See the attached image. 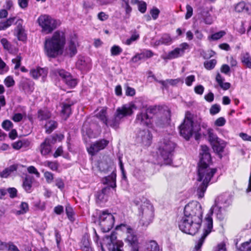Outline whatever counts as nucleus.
I'll list each match as a JSON object with an SVG mask.
<instances>
[{
  "mask_svg": "<svg viewBox=\"0 0 251 251\" xmlns=\"http://www.w3.org/2000/svg\"><path fill=\"white\" fill-rule=\"evenodd\" d=\"M241 61L244 66L251 69V56L249 53H243L241 55Z\"/></svg>",
  "mask_w": 251,
  "mask_h": 251,
  "instance_id": "2f4dec72",
  "label": "nucleus"
},
{
  "mask_svg": "<svg viewBox=\"0 0 251 251\" xmlns=\"http://www.w3.org/2000/svg\"><path fill=\"white\" fill-rule=\"evenodd\" d=\"M235 10L238 12H244L251 14V4L241 1L236 4L234 7Z\"/></svg>",
  "mask_w": 251,
  "mask_h": 251,
  "instance_id": "412c9836",
  "label": "nucleus"
},
{
  "mask_svg": "<svg viewBox=\"0 0 251 251\" xmlns=\"http://www.w3.org/2000/svg\"><path fill=\"white\" fill-rule=\"evenodd\" d=\"M44 177L46 178V181L48 183H50L52 182L54 177L53 175L48 171L45 172L44 174Z\"/></svg>",
  "mask_w": 251,
  "mask_h": 251,
  "instance_id": "4d7b16f0",
  "label": "nucleus"
},
{
  "mask_svg": "<svg viewBox=\"0 0 251 251\" xmlns=\"http://www.w3.org/2000/svg\"><path fill=\"white\" fill-rule=\"evenodd\" d=\"M226 120L224 117H220L218 118L214 123L216 126H222L226 124Z\"/></svg>",
  "mask_w": 251,
  "mask_h": 251,
  "instance_id": "338daca9",
  "label": "nucleus"
},
{
  "mask_svg": "<svg viewBox=\"0 0 251 251\" xmlns=\"http://www.w3.org/2000/svg\"><path fill=\"white\" fill-rule=\"evenodd\" d=\"M103 183L109 185L113 188L116 187V174L113 171L110 176L105 177L102 180Z\"/></svg>",
  "mask_w": 251,
  "mask_h": 251,
  "instance_id": "b1692460",
  "label": "nucleus"
},
{
  "mask_svg": "<svg viewBox=\"0 0 251 251\" xmlns=\"http://www.w3.org/2000/svg\"><path fill=\"white\" fill-rule=\"evenodd\" d=\"M15 17L10 18L5 22H0V30H5L11 26L15 22Z\"/></svg>",
  "mask_w": 251,
  "mask_h": 251,
  "instance_id": "4c0bfd02",
  "label": "nucleus"
},
{
  "mask_svg": "<svg viewBox=\"0 0 251 251\" xmlns=\"http://www.w3.org/2000/svg\"><path fill=\"white\" fill-rule=\"evenodd\" d=\"M189 48V45L187 43H183L178 47L169 51L163 58L164 59L172 60L176 59L183 55L186 50Z\"/></svg>",
  "mask_w": 251,
  "mask_h": 251,
  "instance_id": "4468645a",
  "label": "nucleus"
},
{
  "mask_svg": "<svg viewBox=\"0 0 251 251\" xmlns=\"http://www.w3.org/2000/svg\"><path fill=\"white\" fill-rule=\"evenodd\" d=\"M138 10L142 13L146 12L147 9V4L144 1H140L138 4Z\"/></svg>",
  "mask_w": 251,
  "mask_h": 251,
  "instance_id": "774afa93",
  "label": "nucleus"
},
{
  "mask_svg": "<svg viewBox=\"0 0 251 251\" xmlns=\"http://www.w3.org/2000/svg\"><path fill=\"white\" fill-rule=\"evenodd\" d=\"M37 23L41 28V32L45 34L51 33L61 24L60 21L48 14L40 15L37 19Z\"/></svg>",
  "mask_w": 251,
  "mask_h": 251,
  "instance_id": "423d86ee",
  "label": "nucleus"
},
{
  "mask_svg": "<svg viewBox=\"0 0 251 251\" xmlns=\"http://www.w3.org/2000/svg\"><path fill=\"white\" fill-rule=\"evenodd\" d=\"M231 201L227 195H221L218 197L215 201L213 205L216 206H220L223 208L226 207L231 204Z\"/></svg>",
  "mask_w": 251,
  "mask_h": 251,
  "instance_id": "6ab92c4d",
  "label": "nucleus"
},
{
  "mask_svg": "<svg viewBox=\"0 0 251 251\" xmlns=\"http://www.w3.org/2000/svg\"><path fill=\"white\" fill-rule=\"evenodd\" d=\"M115 218L113 214L107 210L102 211L99 216V224L104 232L109 231L113 226Z\"/></svg>",
  "mask_w": 251,
  "mask_h": 251,
  "instance_id": "9d476101",
  "label": "nucleus"
},
{
  "mask_svg": "<svg viewBox=\"0 0 251 251\" xmlns=\"http://www.w3.org/2000/svg\"><path fill=\"white\" fill-rule=\"evenodd\" d=\"M226 34V32L224 30H221L219 32H216L211 34L210 36L208 37V39L209 41H216L218 40L221 38H222L224 36H225Z\"/></svg>",
  "mask_w": 251,
  "mask_h": 251,
  "instance_id": "58836bf2",
  "label": "nucleus"
},
{
  "mask_svg": "<svg viewBox=\"0 0 251 251\" xmlns=\"http://www.w3.org/2000/svg\"><path fill=\"white\" fill-rule=\"evenodd\" d=\"M211 9H203L201 12L200 15L202 21L206 25H211L213 22V19L210 14Z\"/></svg>",
  "mask_w": 251,
  "mask_h": 251,
  "instance_id": "5701e85b",
  "label": "nucleus"
},
{
  "mask_svg": "<svg viewBox=\"0 0 251 251\" xmlns=\"http://www.w3.org/2000/svg\"><path fill=\"white\" fill-rule=\"evenodd\" d=\"M26 143L28 145L29 142L25 140H19L12 144V147L15 150H19Z\"/></svg>",
  "mask_w": 251,
  "mask_h": 251,
  "instance_id": "49530a36",
  "label": "nucleus"
},
{
  "mask_svg": "<svg viewBox=\"0 0 251 251\" xmlns=\"http://www.w3.org/2000/svg\"><path fill=\"white\" fill-rule=\"evenodd\" d=\"M239 251H251V238L243 243L240 248Z\"/></svg>",
  "mask_w": 251,
  "mask_h": 251,
  "instance_id": "37998d69",
  "label": "nucleus"
},
{
  "mask_svg": "<svg viewBox=\"0 0 251 251\" xmlns=\"http://www.w3.org/2000/svg\"><path fill=\"white\" fill-rule=\"evenodd\" d=\"M181 80L180 78L175 79H168L166 81H161L160 83L164 86H166L167 84H169L172 85H176L179 82H181Z\"/></svg>",
  "mask_w": 251,
  "mask_h": 251,
  "instance_id": "09e8293b",
  "label": "nucleus"
},
{
  "mask_svg": "<svg viewBox=\"0 0 251 251\" xmlns=\"http://www.w3.org/2000/svg\"><path fill=\"white\" fill-rule=\"evenodd\" d=\"M66 43L64 33L55 31L51 37L46 38L44 42V51L49 57L54 58L62 54Z\"/></svg>",
  "mask_w": 251,
  "mask_h": 251,
  "instance_id": "20e7f679",
  "label": "nucleus"
},
{
  "mask_svg": "<svg viewBox=\"0 0 251 251\" xmlns=\"http://www.w3.org/2000/svg\"><path fill=\"white\" fill-rule=\"evenodd\" d=\"M76 67L80 70L87 71L90 68V62L88 58L80 57L76 63Z\"/></svg>",
  "mask_w": 251,
  "mask_h": 251,
  "instance_id": "aec40b11",
  "label": "nucleus"
},
{
  "mask_svg": "<svg viewBox=\"0 0 251 251\" xmlns=\"http://www.w3.org/2000/svg\"><path fill=\"white\" fill-rule=\"evenodd\" d=\"M140 224L144 227H147L153 221V208L152 205L148 201L144 202L140 209Z\"/></svg>",
  "mask_w": 251,
  "mask_h": 251,
  "instance_id": "1a4fd4ad",
  "label": "nucleus"
},
{
  "mask_svg": "<svg viewBox=\"0 0 251 251\" xmlns=\"http://www.w3.org/2000/svg\"><path fill=\"white\" fill-rule=\"evenodd\" d=\"M186 13L185 14V18L186 20L190 18L193 15V9L191 6L190 5H187L186 6Z\"/></svg>",
  "mask_w": 251,
  "mask_h": 251,
  "instance_id": "13d9d810",
  "label": "nucleus"
},
{
  "mask_svg": "<svg viewBox=\"0 0 251 251\" xmlns=\"http://www.w3.org/2000/svg\"><path fill=\"white\" fill-rule=\"evenodd\" d=\"M207 132L208 135L209 141L213 150L218 153H222L226 146L225 142L219 138L214 133L213 130L212 128H208Z\"/></svg>",
  "mask_w": 251,
  "mask_h": 251,
  "instance_id": "9b49d317",
  "label": "nucleus"
},
{
  "mask_svg": "<svg viewBox=\"0 0 251 251\" xmlns=\"http://www.w3.org/2000/svg\"><path fill=\"white\" fill-rule=\"evenodd\" d=\"M13 126L12 123L9 120H5L2 123V127L6 130H9Z\"/></svg>",
  "mask_w": 251,
  "mask_h": 251,
  "instance_id": "680f3d73",
  "label": "nucleus"
},
{
  "mask_svg": "<svg viewBox=\"0 0 251 251\" xmlns=\"http://www.w3.org/2000/svg\"><path fill=\"white\" fill-rule=\"evenodd\" d=\"M116 229V230H121L123 232L126 233V241L130 245L129 247L131 249H133L134 247L137 248V238L136 236L134 234L132 229L125 224H121L117 226Z\"/></svg>",
  "mask_w": 251,
  "mask_h": 251,
  "instance_id": "ddd939ff",
  "label": "nucleus"
},
{
  "mask_svg": "<svg viewBox=\"0 0 251 251\" xmlns=\"http://www.w3.org/2000/svg\"><path fill=\"white\" fill-rule=\"evenodd\" d=\"M44 165L53 171H57L58 168V164L56 162L47 161L44 163Z\"/></svg>",
  "mask_w": 251,
  "mask_h": 251,
  "instance_id": "c03bdc74",
  "label": "nucleus"
},
{
  "mask_svg": "<svg viewBox=\"0 0 251 251\" xmlns=\"http://www.w3.org/2000/svg\"><path fill=\"white\" fill-rule=\"evenodd\" d=\"M154 55L153 52L148 50H144L141 53H138L133 56L132 60L133 62H137L141 59H146L151 57Z\"/></svg>",
  "mask_w": 251,
  "mask_h": 251,
  "instance_id": "4be33fe9",
  "label": "nucleus"
},
{
  "mask_svg": "<svg viewBox=\"0 0 251 251\" xmlns=\"http://www.w3.org/2000/svg\"><path fill=\"white\" fill-rule=\"evenodd\" d=\"M137 109L135 104L131 102L118 107L112 118L107 119L106 117V108L101 107L98 110L96 116L100 119L107 126H110L114 129H117L123 118L125 117L130 116L133 113V111Z\"/></svg>",
  "mask_w": 251,
  "mask_h": 251,
  "instance_id": "7ed1b4c3",
  "label": "nucleus"
},
{
  "mask_svg": "<svg viewBox=\"0 0 251 251\" xmlns=\"http://www.w3.org/2000/svg\"><path fill=\"white\" fill-rule=\"evenodd\" d=\"M66 213L69 220L71 221H74V218L73 209L69 205L67 206L66 207Z\"/></svg>",
  "mask_w": 251,
  "mask_h": 251,
  "instance_id": "6e6d98bb",
  "label": "nucleus"
},
{
  "mask_svg": "<svg viewBox=\"0 0 251 251\" xmlns=\"http://www.w3.org/2000/svg\"><path fill=\"white\" fill-rule=\"evenodd\" d=\"M136 122L141 125L151 127V120L148 114L147 110L137 115Z\"/></svg>",
  "mask_w": 251,
  "mask_h": 251,
  "instance_id": "f3484780",
  "label": "nucleus"
},
{
  "mask_svg": "<svg viewBox=\"0 0 251 251\" xmlns=\"http://www.w3.org/2000/svg\"><path fill=\"white\" fill-rule=\"evenodd\" d=\"M112 164L111 160L108 158H106L98 162V167L100 171L106 172L111 167Z\"/></svg>",
  "mask_w": 251,
  "mask_h": 251,
  "instance_id": "393cba45",
  "label": "nucleus"
},
{
  "mask_svg": "<svg viewBox=\"0 0 251 251\" xmlns=\"http://www.w3.org/2000/svg\"><path fill=\"white\" fill-rule=\"evenodd\" d=\"M160 13V10L156 8H153L151 11H150V14L153 20H156Z\"/></svg>",
  "mask_w": 251,
  "mask_h": 251,
  "instance_id": "e2e57ef3",
  "label": "nucleus"
},
{
  "mask_svg": "<svg viewBox=\"0 0 251 251\" xmlns=\"http://www.w3.org/2000/svg\"><path fill=\"white\" fill-rule=\"evenodd\" d=\"M139 38V34L137 31H134L132 34L131 37L127 39L125 44L127 45H130L132 42L137 40Z\"/></svg>",
  "mask_w": 251,
  "mask_h": 251,
  "instance_id": "a18cd8bd",
  "label": "nucleus"
},
{
  "mask_svg": "<svg viewBox=\"0 0 251 251\" xmlns=\"http://www.w3.org/2000/svg\"><path fill=\"white\" fill-rule=\"evenodd\" d=\"M108 143L109 141L105 139L96 141L87 148V151L89 154L94 155L100 151L104 149L107 146Z\"/></svg>",
  "mask_w": 251,
  "mask_h": 251,
  "instance_id": "dca6fc26",
  "label": "nucleus"
},
{
  "mask_svg": "<svg viewBox=\"0 0 251 251\" xmlns=\"http://www.w3.org/2000/svg\"><path fill=\"white\" fill-rule=\"evenodd\" d=\"M200 157L197 177L195 184V192L198 199H202L212 177L216 172V169L209 167L211 158L209 149L206 146H201Z\"/></svg>",
  "mask_w": 251,
  "mask_h": 251,
  "instance_id": "f257e3e1",
  "label": "nucleus"
},
{
  "mask_svg": "<svg viewBox=\"0 0 251 251\" xmlns=\"http://www.w3.org/2000/svg\"><path fill=\"white\" fill-rule=\"evenodd\" d=\"M22 58L20 56H17L15 58L12 59V62L15 64L14 69H18L20 65Z\"/></svg>",
  "mask_w": 251,
  "mask_h": 251,
  "instance_id": "052dcab7",
  "label": "nucleus"
},
{
  "mask_svg": "<svg viewBox=\"0 0 251 251\" xmlns=\"http://www.w3.org/2000/svg\"><path fill=\"white\" fill-rule=\"evenodd\" d=\"M152 135L149 130H143L139 133L138 140L143 145L149 146L151 145Z\"/></svg>",
  "mask_w": 251,
  "mask_h": 251,
  "instance_id": "a211bd4d",
  "label": "nucleus"
},
{
  "mask_svg": "<svg viewBox=\"0 0 251 251\" xmlns=\"http://www.w3.org/2000/svg\"><path fill=\"white\" fill-rule=\"evenodd\" d=\"M162 43L164 45H170L172 42V39L171 36L168 34H164L161 37Z\"/></svg>",
  "mask_w": 251,
  "mask_h": 251,
  "instance_id": "864d4df0",
  "label": "nucleus"
},
{
  "mask_svg": "<svg viewBox=\"0 0 251 251\" xmlns=\"http://www.w3.org/2000/svg\"><path fill=\"white\" fill-rule=\"evenodd\" d=\"M78 46L77 38L75 35L73 36L69 44V51L71 56L75 55L77 52L76 48Z\"/></svg>",
  "mask_w": 251,
  "mask_h": 251,
  "instance_id": "cd10ccee",
  "label": "nucleus"
},
{
  "mask_svg": "<svg viewBox=\"0 0 251 251\" xmlns=\"http://www.w3.org/2000/svg\"><path fill=\"white\" fill-rule=\"evenodd\" d=\"M71 104L68 103H63L62 104L61 114L64 120H66L71 113Z\"/></svg>",
  "mask_w": 251,
  "mask_h": 251,
  "instance_id": "7c9ffc66",
  "label": "nucleus"
},
{
  "mask_svg": "<svg viewBox=\"0 0 251 251\" xmlns=\"http://www.w3.org/2000/svg\"><path fill=\"white\" fill-rule=\"evenodd\" d=\"M116 234L113 232L110 236L105 237V241L109 245V249L112 251H122L123 243L121 241L116 240Z\"/></svg>",
  "mask_w": 251,
  "mask_h": 251,
  "instance_id": "2eb2a0df",
  "label": "nucleus"
},
{
  "mask_svg": "<svg viewBox=\"0 0 251 251\" xmlns=\"http://www.w3.org/2000/svg\"><path fill=\"white\" fill-rule=\"evenodd\" d=\"M109 187L103 188L101 191L98 192L96 195V199L98 202H105L107 200L106 194L109 191Z\"/></svg>",
  "mask_w": 251,
  "mask_h": 251,
  "instance_id": "c756f323",
  "label": "nucleus"
},
{
  "mask_svg": "<svg viewBox=\"0 0 251 251\" xmlns=\"http://www.w3.org/2000/svg\"><path fill=\"white\" fill-rule=\"evenodd\" d=\"M200 128L193 123L191 119L186 117L184 122L179 126L180 134L186 140L194 135L196 139L199 136Z\"/></svg>",
  "mask_w": 251,
  "mask_h": 251,
  "instance_id": "6e6552de",
  "label": "nucleus"
},
{
  "mask_svg": "<svg viewBox=\"0 0 251 251\" xmlns=\"http://www.w3.org/2000/svg\"><path fill=\"white\" fill-rule=\"evenodd\" d=\"M147 251H159V247L157 242L154 240H151L147 243Z\"/></svg>",
  "mask_w": 251,
  "mask_h": 251,
  "instance_id": "72a5a7b5",
  "label": "nucleus"
},
{
  "mask_svg": "<svg viewBox=\"0 0 251 251\" xmlns=\"http://www.w3.org/2000/svg\"><path fill=\"white\" fill-rule=\"evenodd\" d=\"M45 128L47 133H50L57 126V123L54 121H49L45 125Z\"/></svg>",
  "mask_w": 251,
  "mask_h": 251,
  "instance_id": "a19ab883",
  "label": "nucleus"
},
{
  "mask_svg": "<svg viewBox=\"0 0 251 251\" xmlns=\"http://www.w3.org/2000/svg\"><path fill=\"white\" fill-rule=\"evenodd\" d=\"M16 170V167L12 165L8 168H5L2 172H0V176L2 178L7 177L12 172Z\"/></svg>",
  "mask_w": 251,
  "mask_h": 251,
  "instance_id": "c9c22d12",
  "label": "nucleus"
},
{
  "mask_svg": "<svg viewBox=\"0 0 251 251\" xmlns=\"http://www.w3.org/2000/svg\"><path fill=\"white\" fill-rule=\"evenodd\" d=\"M217 61L215 59H212L209 61H207L204 62V66L205 68L207 70H211L214 68Z\"/></svg>",
  "mask_w": 251,
  "mask_h": 251,
  "instance_id": "3c124183",
  "label": "nucleus"
},
{
  "mask_svg": "<svg viewBox=\"0 0 251 251\" xmlns=\"http://www.w3.org/2000/svg\"><path fill=\"white\" fill-rule=\"evenodd\" d=\"M215 213L216 219L220 222H225L227 219V214L225 208L213 205L206 214L203 221V226L206 227V233L209 234L213 228L212 216Z\"/></svg>",
  "mask_w": 251,
  "mask_h": 251,
  "instance_id": "39448f33",
  "label": "nucleus"
},
{
  "mask_svg": "<svg viewBox=\"0 0 251 251\" xmlns=\"http://www.w3.org/2000/svg\"><path fill=\"white\" fill-rule=\"evenodd\" d=\"M50 112L46 109L38 111V118L40 121L46 120L50 117Z\"/></svg>",
  "mask_w": 251,
  "mask_h": 251,
  "instance_id": "e433bc0d",
  "label": "nucleus"
},
{
  "mask_svg": "<svg viewBox=\"0 0 251 251\" xmlns=\"http://www.w3.org/2000/svg\"><path fill=\"white\" fill-rule=\"evenodd\" d=\"M220 106L218 104L212 105L210 109V113L211 115H215L218 113L220 111Z\"/></svg>",
  "mask_w": 251,
  "mask_h": 251,
  "instance_id": "69168bd1",
  "label": "nucleus"
},
{
  "mask_svg": "<svg viewBox=\"0 0 251 251\" xmlns=\"http://www.w3.org/2000/svg\"><path fill=\"white\" fill-rule=\"evenodd\" d=\"M0 43L4 49L9 50L11 49V44L6 38H2Z\"/></svg>",
  "mask_w": 251,
  "mask_h": 251,
  "instance_id": "0e129e2a",
  "label": "nucleus"
},
{
  "mask_svg": "<svg viewBox=\"0 0 251 251\" xmlns=\"http://www.w3.org/2000/svg\"><path fill=\"white\" fill-rule=\"evenodd\" d=\"M213 251H226L225 243L221 242L218 244L213 248Z\"/></svg>",
  "mask_w": 251,
  "mask_h": 251,
  "instance_id": "bf43d9fd",
  "label": "nucleus"
},
{
  "mask_svg": "<svg viewBox=\"0 0 251 251\" xmlns=\"http://www.w3.org/2000/svg\"><path fill=\"white\" fill-rule=\"evenodd\" d=\"M52 73L55 76H59L70 87H74L77 83V79L73 78L70 73L66 72L63 69L53 70Z\"/></svg>",
  "mask_w": 251,
  "mask_h": 251,
  "instance_id": "f8f14e48",
  "label": "nucleus"
},
{
  "mask_svg": "<svg viewBox=\"0 0 251 251\" xmlns=\"http://www.w3.org/2000/svg\"><path fill=\"white\" fill-rule=\"evenodd\" d=\"M4 83L7 87H12L15 84V81L13 78L11 76L6 77L4 80Z\"/></svg>",
  "mask_w": 251,
  "mask_h": 251,
  "instance_id": "5fc2aeb1",
  "label": "nucleus"
},
{
  "mask_svg": "<svg viewBox=\"0 0 251 251\" xmlns=\"http://www.w3.org/2000/svg\"><path fill=\"white\" fill-rule=\"evenodd\" d=\"M175 144L168 139H164L159 145L158 151L166 164L172 162L173 152L175 148Z\"/></svg>",
  "mask_w": 251,
  "mask_h": 251,
  "instance_id": "0eeeda50",
  "label": "nucleus"
},
{
  "mask_svg": "<svg viewBox=\"0 0 251 251\" xmlns=\"http://www.w3.org/2000/svg\"><path fill=\"white\" fill-rule=\"evenodd\" d=\"M205 231H206V227L204 226L203 235H202L201 239L198 241L197 244L195 245V247L194 248L195 251H200V249L204 242V240L205 238L209 234H205V233H206Z\"/></svg>",
  "mask_w": 251,
  "mask_h": 251,
  "instance_id": "ea45409f",
  "label": "nucleus"
},
{
  "mask_svg": "<svg viewBox=\"0 0 251 251\" xmlns=\"http://www.w3.org/2000/svg\"><path fill=\"white\" fill-rule=\"evenodd\" d=\"M184 216L179 223V228L183 232L195 235L200 229L202 222V210L197 201L188 203L184 207Z\"/></svg>",
  "mask_w": 251,
  "mask_h": 251,
  "instance_id": "f03ea898",
  "label": "nucleus"
},
{
  "mask_svg": "<svg viewBox=\"0 0 251 251\" xmlns=\"http://www.w3.org/2000/svg\"><path fill=\"white\" fill-rule=\"evenodd\" d=\"M16 35L19 40L25 41L26 39V35L23 28L21 26H18L16 29Z\"/></svg>",
  "mask_w": 251,
  "mask_h": 251,
  "instance_id": "f704fd0d",
  "label": "nucleus"
},
{
  "mask_svg": "<svg viewBox=\"0 0 251 251\" xmlns=\"http://www.w3.org/2000/svg\"><path fill=\"white\" fill-rule=\"evenodd\" d=\"M111 54L113 56H117L119 55L123 51L122 49L118 46L114 45L111 47Z\"/></svg>",
  "mask_w": 251,
  "mask_h": 251,
  "instance_id": "de8ad7c7",
  "label": "nucleus"
},
{
  "mask_svg": "<svg viewBox=\"0 0 251 251\" xmlns=\"http://www.w3.org/2000/svg\"><path fill=\"white\" fill-rule=\"evenodd\" d=\"M122 1L121 4L123 8L125 10L126 14L129 17L132 11V8L129 4V0H120Z\"/></svg>",
  "mask_w": 251,
  "mask_h": 251,
  "instance_id": "79ce46f5",
  "label": "nucleus"
},
{
  "mask_svg": "<svg viewBox=\"0 0 251 251\" xmlns=\"http://www.w3.org/2000/svg\"><path fill=\"white\" fill-rule=\"evenodd\" d=\"M23 187L25 190L27 192H30L31 187H32V182L29 180L27 177H26L23 182Z\"/></svg>",
  "mask_w": 251,
  "mask_h": 251,
  "instance_id": "8fccbe9b",
  "label": "nucleus"
},
{
  "mask_svg": "<svg viewBox=\"0 0 251 251\" xmlns=\"http://www.w3.org/2000/svg\"><path fill=\"white\" fill-rule=\"evenodd\" d=\"M23 87V89L26 92H30L33 90V84L32 82L27 80L24 82Z\"/></svg>",
  "mask_w": 251,
  "mask_h": 251,
  "instance_id": "603ef678",
  "label": "nucleus"
},
{
  "mask_svg": "<svg viewBox=\"0 0 251 251\" xmlns=\"http://www.w3.org/2000/svg\"><path fill=\"white\" fill-rule=\"evenodd\" d=\"M30 75L34 79H37L41 76L43 79L47 75V71L45 69L37 68L32 69L30 72Z\"/></svg>",
  "mask_w": 251,
  "mask_h": 251,
  "instance_id": "bb28decb",
  "label": "nucleus"
},
{
  "mask_svg": "<svg viewBox=\"0 0 251 251\" xmlns=\"http://www.w3.org/2000/svg\"><path fill=\"white\" fill-rule=\"evenodd\" d=\"M19 208L13 209V213L17 216L25 214L29 210L28 205L26 202H22L20 205Z\"/></svg>",
  "mask_w": 251,
  "mask_h": 251,
  "instance_id": "c85d7f7f",
  "label": "nucleus"
},
{
  "mask_svg": "<svg viewBox=\"0 0 251 251\" xmlns=\"http://www.w3.org/2000/svg\"><path fill=\"white\" fill-rule=\"evenodd\" d=\"M216 80L220 86L224 90H226L230 88V84L228 82H224V79L219 74L216 75Z\"/></svg>",
  "mask_w": 251,
  "mask_h": 251,
  "instance_id": "473e14b6",
  "label": "nucleus"
},
{
  "mask_svg": "<svg viewBox=\"0 0 251 251\" xmlns=\"http://www.w3.org/2000/svg\"><path fill=\"white\" fill-rule=\"evenodd\" d=\"M50 141L49 138H46L40 145V151L42 155H47L51 151Z\"/></svg>",
  "mask_w": 251,
  "mask_h": 251,
  "instance_id": "a878e982",
  "label": "nucleus"
}]
</instances>
